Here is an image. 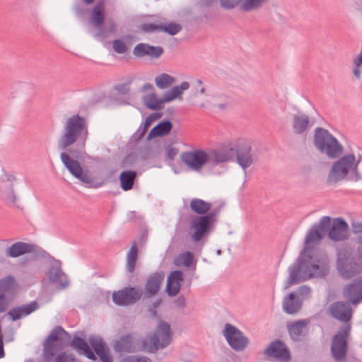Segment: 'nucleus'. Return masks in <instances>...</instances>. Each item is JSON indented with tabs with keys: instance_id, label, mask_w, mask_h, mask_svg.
<instances>
[{
	"instance_id": "1",
	"label": "nucleus",
	"mask_w": 362,
	"mask_h": 362,
	"mask_svg": "<svg viewBox=\"0 0 362 362\" xmlns=\"http://www.w3.org/2000/svg\"><path fill=\"white\" fill-rule=\"evenodd\" d=\"M331 226V218L322 217L318 225L313 226L308 233L305 248L298 258L296 264L289 268V277L285 289L312 277H324L329 271V260L312 247L318 245Z\"/></svg>"
},
{
	"instance_id": "2",
	"label": "nucleus",
	"mask_w": 362,
	"mask_h": 362,
	"mask_svg": "<svg viewBox=\"0 0 362 362\" xmlns=\"http://www.w3.org/2000/svg\"><path fill=\"white\" fill-rule=\"evenodd\" d=\"M88 134L86 119L79 115H74L68 117L64 123L63 133L58 140V146L61 149H66L74 146L77 151L83 152Z\"/></svg>"
},
{
	"instance_id": "3",
	"label": "nucleus",
	"mask_w": 362,
	"mask_h": 362,
	"mask_svg": "<svg viewBox=\"0 0 362 362\" xmlns=\"http://www.w3.org/2000/svg\"><path fill=\"white\" fill-rule=\"evenodd\" d=\"M362 161V154L348 153L334 162L327 176V182L337 183L357 174L358 166Z\"/></svg>"
},
{
	"instance_id": "4",
	"label": "nucleus",
	"mask_w": 362,
	"mask_h": 362,
	"mask_svg": "<svg viewBox=\"0 0 362 362\" xmlns=\"http://www.w3.org/2000/svg\"><path fill=\"white\" fill-rule=\"evenodd\" d=\"M182 162L194 171H200L208 163H223L230 160V156L223 152H206L204 150L186 151L180 155Z\"/></svg>"
},
{
	"instance_id": "5",
	"label": "nucleus",
	"mask_w": 362,
	"mask_h": 362,
	"mask_svg": "<svg viewBox=\"0 0 362 362\" xmlns=\"http://www.w3.org/2000/svg\"><path fill=\"white\" fill-rule=\"evenodd\" d=\"M82 151H74L73 155L67 152L60 154V159L69 172L81 184L88 186L90 183V171L89 167L82 160Z\"/></svg>"
},
{
	"instance_id": "6",
	"label": "nucleus",
	"mask_w": 362,
	"mask_h": 362,
	"mask_svg": "<svg viewBox=\"0 0 362 362\" xmlns=\"http://www.w3.org/2000/svg\"><path fill=\"white\" fill-rule=\"evenodd\" d=\"M0 199L6 205L11 207H18L20 196L18 194L14 183L18 181V173L15 171H7L0 168Z\"/></svg>"
},
{
	"instance_id": "7",
	"label": "nucleus",
	"mask_w": 362,
	"mask_h": 362,
	"mask_svg": "<svg viewBox=\"0 0 362 362\" xmlns=\"http://www.w3.org/2000/svg\"><path fill=\"white\" fill-rule=\"evenodd\" d=\"M358 241L362 244V236L359 238ZM359 253V256L354 258L347 251L339 252L336 267L341 277L351 279L362 272V249L360 250Z\"/></svg>"
},
{
	"instance_id": "8",
	"label": "nucleus",
	"mask_w": 362,
	"mask_h": 362,
	"mask_svg": "<svg viewBox=\"0 0 362 362\" xmlns=\"http://www.w3.org/2000/svg\"><path fill=\"white\" fill-rule=\"evenodd\" d=\"M172 341V333L170 325L163 321L158 322L154 334L142 341L141 348L143 351L153 353L159 349H163Z\"/></svg>"
},
{
	"instance_id": "9",
	"label": "nucleus",
	"mask_w": 362,
	"mask_h": 362,
	"mask_svg": "<svg viewBox=\"0 0 362 362\" xmlns=\"http://www.w3.org/2000/svg\"><path fill=\"white\" fill-rule=\"evenodd\" d=\"M316 148L329 158H337L343 153V146L327 130L317 129L314 136Z\"/></svg>"
},
{
	"instance_id": "10",
	"label": "nucleus",
	"mask_w": 362,
	"mask_h": 362,
	"mask_svg": "<svg viewBox=\"0 0 362 362\" xmlns=\"http://www.w3.org/2000/svg\"><path fill=\"white\" fill-rule=\"evenodd\" d=\"M251 146L248 141L244 139H238L234 143L228 144L222 151L226 155L232 158L233 153H236V161L243 169L246 170L253 163Z\"/></svg>"
},
{
	"instance_id": "11",
	"label": "nucleus",
	"mask_w": 362,
	"mask_h": 362,
	"mask_svg": "<svg viewBox=\"0 0 362 362\" xmlns=\"http://www.w3.org/2000/svg\"><path fill=\"white\" fill-rule=\"evenodd\" d=\"M214 222V216L211 214L195 216L189 223L188 233L194 242L200 241L211 230Z\"/></svg>"
},
{
	"instance_id": "12",
	"label": "nucleus",
	"mask_w": 362,
	"mask_h": 362,
	"mask_svg": "<svg viewBox=\"0 0 362 362\" xmlns=\"http://www.w3.org/2000/svg\"><path fill=\"white\" fill-rule=\"evenodd\" d=\"M67 333L61 327L55 328L44 344V357L47 361L52 359L54 353L61 349Z\"/></svg>"
},
{
	"instance_id": "13",
	"label": "nucleus",
	"mask_w": 362,
	"mask_h": 362,
	"mask_svg": "<svg viewBox=\"0 0 362 362\" xmlns=\"http://www.w3.org/2000/svg\"><path fill=\"white\" fill-rule=\"evenodd\" d=\"M18 290L15 279L8 276L0 280V313L4 312Z\"/></svg>"
},
{
	"instance_id": "14",
	"label": "nucleus",
	"mask_w": 362,
	"mask_h": 362,
	"mask_svg": "<svg viewBox=\"0 0 362 362\" xmlns=\"http://www.w3.org/2000/svg\"><path fill=\"white\" fill-rule=\"evenodd\" d=\"M350 332V326L346 325L336 334L331 346L332 354L336 361L345 358L347 349V338Z\"/></svg>"
},
{
	"instance_id": "15",
	"label": "nucleus",
	"mask_w": 362,
	"mask_h": 362,
	"mask_svg": "<svg viewBox=\"0 0 362 362\" xmlns=\"http://www.w3.org/2000/svg\"><path fill=\"white\" fill-rule=\"evenodd\" d=\"M223 334L234 350L241 351L247 346L248 341L246 337L239 329L230 324L226 325Z\"/></svg>"
},
{
	"instance_id": "16",
	"label": "nucleus",
	"mask_w": 362,
	"mask_h": 362,
	"mask_svg": "<svg viewBox=\"0 0 362 362\" xmlns=\"http://www.w3.org/2000/svg\"><path fill=\"white\" fill-rule=\"evenodd\" d=\"M142 291L135 288H125L112 294L114 303L118 305H128L133 304L140 299Z\"/></svg>"
},
{
	"instance_id": "17",
	"label": "nucleus",
	"mask_w": 362,
	"mask_h": 362,
	"mask_svg": "<svg viewBox=\"0 0 362 362\" xmlns=\"http://www.w3.org/2000/svg\"><path fill=\"white\" fill-rule=\"evenodd\" d=\"M46 276L50 283L59 288H64L69 286L68 277L62 272L59 263H54L48 268Z\"/></svg>"
},
{
	"instance_id": "18",
	"label": "nucleus",
	"mask_w": 362,
	"mask_h": 362,
	"mask_svg": "<svg viewBox=\"0 0 362 362\" xmlns=\"http://www.w3.org/2000/svg\"><path fill=\"white\" fill-rule=\"evenodd\" d=\"M329 238L334 241H342L349 237V226L342 218L331 219L329 228Z\"/></svg>"
},
{
	"instance_id": "19",
	"label": "nucleus",
	"mask_w": 362,
	"mask_h": 362,
	"mask_svg": "<svg viewBox=\"0 0 362 362\" xmlns=\"http://www.w3.org/2000/svg\"><path fill=\"white\" fill-rule=\"evenodd\" d=\"M342 293L344 298L353 305L359 303L362 300V279L346 285Z\"/></svg>"
},
{
	"instance_id": "20",
	"label": "nucleus",
	"mask_w": 362,
	"mask_h": 362,
	"mask_svg": "<svg viewBox=\"0 0 362 362\" xmlns=\"http://www.w3.org/2000/svg\"><path fill=\"white\" fill-rule=\"evenodd\" d=\"M142 100L144 105L152 110L160 109L163 106L162 98H158L151 84H145L141 88Z\"/></svg>"
},
{
	"instance_id": "21",
	"label": "nucleus",
	"mask_w": 362,
	"mask_h": 362,
	"mask_svg": "<svg viewBox=\"0 0 362 362\" xmlns=\"http://www.w3.org/2000/svg\"><path fill=\"white\" fill-rule=\"evenodd\" d=\"M265 354L273 357L281 362H288L291 359L290 351L286 346L279 341H276L270 344L266 349Z\"/></svg>"
},
{
	"instance_id": "22",
	"label": "nucleus",
	"mask_w": 362,
	"mask_h": 362,
	"mask_svg": "<svg viewBox=\"0 0 362 362\" xmlns=\"http://www.w3.org/2000/svg\"><path fill=\"white\" fill-rule=\"evenodd\" d=\"M329 313L333 317L342 322L349 321L352 316L351 307L343 302L332 303L329 308Z\"/></svg>"
},
{
	"instance_id": "23",
	"label": "nucleus",
	"mask_w": 362,
	"mask_h": 362,
	"mask_svg": "<svg viewBox=\"0 0 362 362\" xmlns=\"http://www.w3.org/2000/svg\"><path fill=\"white\" fill-rule=\"evenodd\" d=\"M141 31L144 33H153L155 31L165 32L169 35H174L178 33L182 26L175 23H170L165 25H155L152 23H146L140 26Z\"/></svg>"
},
{
	"instance_id": "24",
	"label": "nucleus",
	"mask_w": 362,
	"mask_h": 362,
	"mask_svg": "<svg viewBox=\"0 0 362 362\" xmlns=\"http://www.w3.org/2000/svg\"><path fill=\"white\" fill-rule=\"evenodd\" d=\"M141 345L142 341L135 344L131 335H124L115 342L114 348L117 352H134L141 351Z\"/></svg>"
},
{
	"instance_id": "25",
	"label": "nucleus",
	"mask_w": 362,
	"mask_h": 362,
	"mask_svg": "<svg viewBox=\"0 0 362 362\" xmlns=\"http://www.w3.org/2000/svg\"><path fill=\"white\" fill-rule=\"evenodd\" d=\"M163 53V49L159 46H151L145 43L137 45L134 49L136 57L148 56L151 58H158Z\"/></svg>"
},
{
	"instance_id": "26",
	"label": "nucleus",
	"mask_w": 362,
	"mask_h": 362,
	"mask_svg": "<svg viewBox=\"0 0 362 362\" xmlns=\"http://www.w3.org/2000/svg\"><path fill=\"white\" fill-rule=\"evenodd\" d=\"M184 280L183 273L180 271L173 272L168 276L166 291L169 296H176L180 289L181 283Z\"/></svg>"
},
{
	"instance_id": "27",
	"label": "nucleus",
	"mask_w": 362,
	"mask_h": 362,
	"mask_svg": "<svg viewBox=\"0 0 362 362\" xmlns=\"http://www.w3.org/2000/svg\"><path fill=\"white\" fill-rule=\"evenodd\" d=\"M189 88V83L187 81L182 82L179 86H175L163 94L162 97L163 105L170 103L175 100H182V94Z\"/></svg>"
},
{
	"instance_id": "28",
	"label": "nucleus",
	"mask_w": 362,
	"mask_h": 362,
	"mask_svg": "<svg viewBox=\"0 0 362 362\" xmlns=\"http://www.w3.org/2000/svg\"><path fill=\"white\" fill-rule=\"evenodd\" d=\"M99 356L102 362H112V357L103 341L97 337H92V351ZM92 360H95L92 353Z\"/></svg>"
},
{
	"instance_id": "29",
	"label": "nucleus",
	"mask_w": 362,
	"mask_h": 362,
	"mask_svg": "<svg viewBox=\"0 0 362 362\" xmlns=\"http://www.w3.org/2000/svg\"><path fill=\"white\" fill-rule=\"evenodd\" d=\"M164 280V274L154 273L148 279L146 284V295L151 296L155 295L160 289V287Z\"/></svg>"
},
{
	"instance_id": "30",
	"label": "nucleus",
	"mask_w": 362,
	"mask_h": 362,
	"mask_svg": "<svg viewBox=\"0 0 362 362\" xmlns=\"http://www.w3.org/2000/svg\"><path fill=\"white\" fill-rule=\"evenodd\" d=\"M301 306L302 303L295 293H290L283 300L282 307L286 313H296L301 308Z\"/></svg>"
},
{
	"instance_id": "31",
	"label": "nucleus",
	"mask_w": 362,
	"mask_h": 362,
	"mask_svg": "<svg viewBox=\"0 0 362 362\" xmlns=\"http://www.w3.org/2000/svg\"><path fill=\"white\" fill-rule=\"evenodd\" d=\"M37 308V304L35 302H33L28 305L12 309L9 311L8 315L13 320H16L29 315L36 310Z\"/></svg>"
},
{
	"instance_id": "32",
	"label": "nucleus",
	"mask_w": 362,
	"mask_h": 362,
	"mask_svg": "<svg viewBox=\"0 0 362 362\" xmlns=\"http://www.w3.org/2000/svg\"><path fill=\"white\" fill-rule=\"evenodd\" d=\"M31 251L30 245L24 243H16L11 245L6 250V255L11 257H18Z\"/></svg>"
},
{
	"instance_id": "33",
	"label": "nucleus",
	"mask_w": 362,
	"mask_h": 362,
	"mask_svg": "<svg viewBox=\"0 0 362 362\" xmlns=\"http://www.w3.org/2000/svg\"><path fill=\"white\" fill-rule=\"evenodd\" d=\"M189 206L191 210L197 214L202 215L208 213L212 206L211 202L204 201L199 198H194L190 201Z\"/></svg>"
},
{
	"instance_id": "34",
	"label": "nucleus",
	"mask_w": 362,
	"mask_h": 362,
	"mask_svg": "<svg viewBox=\"0 0 362 362\" xmlns=\"http://www.w3.org/2000/svg\"><path fill=\"white\" fill-rule=\"evenodd\" d=\"M206 103L220 110H224L230 105V100L226 95L214 94L207 95Z\"/></svg>"
},
{
	"instance_id": "35",
	"label": "nucleus",
	"mask_w": 362,
	"mask_h": 362,
	"mask_svg": "<svg viewBox=\"0 0 362 362\" xmlns=\"http://www.w3.org/2000/svg\"><path fill=\"white\" fill-rule=\"evenodd\" d=\"M269 0H240V11L248 13L259 10Z\"/></svg>"
},
{
	"instance_id": "36",
	"label": "nucleus",
	"mask_w": 362,
	"mask_h": 362,
	"mask_svg": "<svg viewBox=\"0 0 362 362\" xmlns=\"http://www.w3.org/2000/svg\"><path fill=\"white\" fill-rule=\"evenodd\" d=\"M172 123L169 121H165L159 123L154 127L148 135V139H153L156 136H162L168 134L172 129Z\"/></svg>"
},
{
	"instance_id": "37",
	"label": "nucleus",
	"mask_w": 362,
	"mask_h": 362,
	"mask_svg": "<svg viewBox=\"0 0 362 362\" xmlns=\"http://www.w3.org/2000/svg\"><path fill=\"white\" fill-rule=\"evenodd\" d=\"M136 173L133 170H126L120 174V185L123 190L128 191L133 187Z\"/></svg>"
},
{
	"instance_id": "38",
	"label": "nucleus",
	"mask_w": 362,
	"mask_h": 362,
	"mask_svg": "<svg viewBox=\"0 0 362 362\" xmlns=\"http://www.w3.org/2000/svg\"><path fill=\"white\" fill-rule=\"evenodd\" d=\"M309 119L307 115H300L293 117V128L296 134L303 133L308 127Z\"/></svg>"
},
{
	"instance_id": "39",
	"label": "nucleus",
	"mask_w": 362,
	"mask_h": 362,
	"mask_svg": "<svg viewBox=\"0 0 362 362\" xmlns=\"http://www.w3.org/2000/svg\"><path fill=\"white\" fill-rule=\"evenodd\" d=\"M105 5L103 2L97 4L92 9V24L100 27L103 23Z\"/></svg>"
},
{
	"instance_id": "40",
	"label": "nucleus",
	"mask_w": 362,
	"mask_h": 362,
	"mask_svg": "<svg viewBox=\"0 0 362 362\" xmlns=\"http://www.w3.org/2000/svg\"><path fill=\"white\" fill-rule=\"evenodd\" d=\"M71 346L80 354L90 358V349L84 339L77 337H74L71 342Z\"/></svg>"
},
{
	"instance_id": "41",
	"label": "nucleus",
	"mask_w": 362,
	"mask_h": 362,
	"mask_svg": "<svg viewBox=\"0 0 362 362\" xmlns=\"http://www.w3.org/2000/svg\"><path fill=\"white\" fill-rule=\"evenodd\" d=\"M308 323V320H300L288 325V329L291 337L293 339H297L303 333Z\"/></svg>"
},
{
	"instance_id": "42",
	"label": "nucleus",
	"mask_w": 362,
	"mask_h": 362,
	"mask_svg": "<svg viewBox=\"0 0 362 362\" xmlns=\"http://www.w3.org/2000/svg\"><path fill=\"white\" fill-rule=\"evenodd\" d=\"M155 83L158 88L165 89L175 83V78L168 74H161L154 79Z\"/></svg>"
},
{
	"instance_id": "43",
	"label": "nucleus",
	"mask_w": 362,
	"mask_h": 362,
	"mask_svg": "<svg viewBox=\"0 0 362 362\" xmlns=\"http://www.w3.org/2000/svg\"><path fill=\"white\" fill-rule=\"evenodd\" d=\"M193 254L191 252L187 251L177 255L174 259V263L177 267H190L193 262Z\"/></svg>"
},
{
	"instance_id": "44",
	"label": "nucleus",
	"mask_w": 362,
	"mask_h": 362,
	"mask_svg": "<svg viewBox=\"0 0 362 362\" xmlns=\"http://www.w3.org/2000/svg\"><path fill=\"white\" fill-rule=\"evenodd\" d=\"M137 255L138 248L136 244L134 243L132 245L127 254V269L129 272H132L134 270L137 259Z\"/></svg>"
},
{
	"instance_id": "45",
	"label": "nucleus",
	"mask_w": 362,
	"mask_h": 362,
	"mask_svg": "<svg viewBox=\"0 0 362 362\" xmlns=\"http://www.w3.org/2000/svg\"><path fill=\"white\" fill-rule=\"evenodd\" d=\"M353 64L354 65L353 74L356 78L360 79L361 77V67L362 66V51L353 58Z\"/></svg>"
},
{
	"instance_id": "46",
	"label": "nucleus",
	"mask_w": 362,
	"mask_h": 362,
	"mask_svg": "<svg viewBox=\"0 0 362 362\" xmlns=\"http://www.w3.org/2000/svg\"><path fill=\"white\" fill-rule=\"evenodd\" d=\"M220 6L228 10L238 7L240 11V0H220Z\"/></svg>"
},
{
	"instance_id": "47",
	"label": "nucleus",
	"mask_w": 362,
	"mask_h": 362,
	"mask_svg": "<svg viewBox=\"0 0 362 362\" xmlns=\"http://www.w3.org/2000/svg\"><path fill=\"white\" fill-rule=\"evenodd\" d=\"M161 115L160 113H153L147 117L144 123V132L147 131L153 122L158 119Z\"/></svg>"
},
{
	"instance_id": "48",
	"label": "nucleus",
	"mask_w": 362,
	"mask_h": 362,
	"mask_svg": "<svg viewBox=\"0 0 362 362\" xmlns=\"http://www.w3.org/2000/svg\"><path fill=\"white\" fill-rule=\"evenodd\" d=\"M112 47L115 52L119 54H124L127 51V46L125 43L120 40H115L113 42Z\"/></svg>"
},
{
	"instance_id": "49",
	"label": "nucleus",
	"mask_w": 362,
	"mask_h": 362,
	"mask_svg": "<svg viewBox=\"0 0 362 362\" xmlns=\"http://www.w3.org/2000/svg\"><path fill=\"white\" fill-rule=\"evenodd\" d=\"M178 153L179 148L175 146L170 145L165 148V154L168 158L170 160H173L175 158V156L178 154Z\"/></svg>"
},
{
	"instance_id": "50",
	"label": "nucleus",
	"mask_w": 362,
	"mask_h": 362,
	"mask_svg": "<svg viewBox=\"0 0 362 362\" xmlns=\"http://www.w3.org/2000/svg\"><path fill=\"white\" fill-rule=\"evenodd\" d=\"M55 362H76V361L71 355L62 353L57 356Z\"/></svg>"
},
{
	"instance_id": "51",
	"label": "nucleus",
	"mask_w": 362,
	"mask_h": 362,
	"mask_svg": "<svg viewBox=\"0 0 362 362\" xmlns=\"http://www.w3.org/2000/svg\"><path fill=\"white\" fill-rule=\"evenodd\" d=\"M298 293L303 298H308L310 295V288L308 286H303L298 288Z\"/></svg>"
},
{
	"instance_id": "52",
	"label": "nucleus",
	"mask_w": 362,
	"mask_h": 362,
	"mask_svg": "<svg viewBox=\"0 0 362 362\" xmlns=\"http://www.w3.org/2000/svg\"><path fill=\"white\" fill-rule=\"evenodd\" d=\"M127 362H151V361L146 357L136 358L131 357L127 360Z\"/></svg>"
},
{
	"instance_id": "53",
	"label": "nucleus",
	"mask_w": 362,
	"mask_h": 362,
	"mask_svg": "<svg viewBox=\"0 0 362 362\" xmlns=\"http://www.w3.org/2000/svg\"><path fill=\"white\" fill-rule=\"evenodd\" d=\"M352 229L354 233H362V222H356L352 224Z\"/></svg>"
},
{
	"instance_id": "54",
	"label": "nucleus",
	"mask_w": 362,
	"mask_h": 362,
	"mask_svg": "<svg viewBox=\"0 0 362 362\" xmlns=\"http://www.w3.org/2000/svg\"><path fill=\"white\" fill-rule=\"evenodd\" d=\"M205 93V89L204 88H202L200 90V93L204 94Z\"/></svg>"
},
{
	"instance_id": "55",
	"label": "nucleus",
	"mask_w": 362,
	"mask_h": 362,
	"mask_svg": "<svg viewBox=\"0 0 362 362\" xmlns=\"http://www.w3.org/2000/svg\"><path fill=\"white\" fill-rule=\"evenodd\" d=\"M83 1L88 4H90V0H83Z\"/></svg>"
},
{
	"instance_id": "56",
	"label": "nucleus",
	"mask_w": 362,
	"mask_h": 362,
	"mask_svg": "<svg viewBox=\"0 0 362 362\" xmlns=\"http://www.w3.org/2000/svg\"><path fill=\"white\" fill-rule=\"evenodd\" d=\"M197 82H198L199 84H200V85L202 84V81H198Z\"/></svg>"
},
{
	"instance_id": "57",
	"label": "nucleus",
	"mask_w": 362,
	"mask_h": 362,
	"mask_svg": "<svg viewBox=\"0 0 362 362\" xmlns=\"http://www.w3.org/2000/svg\"><path fill=\"white\" fill-rule=\"evenodd\" d=\"M200 105H201V106H204V105H205V103H202Z\"/></svg>"
},
{
	"instance_id": "58",
	"label": "nucleus",
	"mask_w": 362,
	"mask_h": 362,
	"mask_svg": "<svg viewBox=\"0 0 362 362\" xmlns=\"http://www.w3.org/2000/svg\"><path fill=\"white\" fill-rule=\"evenodd\" d=\"M123 362H127V360H126V361H123Z\"/></svg>"
}]
</instances>
